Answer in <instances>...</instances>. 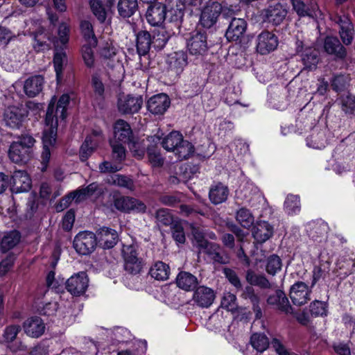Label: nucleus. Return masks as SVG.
<instances>
[{"label": "nucleus", "instance_id": "nucleus-1", "mask_svg": "<svg viewBox=\"0 0 355 355\" xmlns=\"http://www.w3.org/2000/svg\"><path fill=\"white\" fill-rule=\"evenodd\" d=\"M35 107L39 109V105L33 102L28 103L26 107L9 106L4 110L3 123L11 129H19L28 116V110Z\"/></svg>", "mask_w": 355, "mask_h": 355}, {"label": "nucleus", "instance_id": "nucleus-2", "mask_svg": "<svg viewBox=\"0 0 355 355\" xmlns=\"http://www.w3.org/2000/svg\"><path fill=\"white\" fill-rule=\"evenodd\" d=\"M113 205L118 211L123 213L144 214L146 211V205L139 199L133 197L114 195Z\"/></svg>", "mask_w": 355, "mask_h": 355}, {"label": "nucleus", "instance_id": "nucleus-3", "mask_svg": "<svg viewBox=\"0 0 355 355\" xmlns=\"http://www.w3.org/2000/svg\"><path fill=\"white\" fill-rule=\"evenodd\" d=\"M73 244L78 254L88 255L95 250L97 238L96 234L92 232H80L74 237Z\"/></svg>", "mask_w": 355, "mask_h": 355}, {"label": "nucleus", "instance_id": "nucleus-4", "mask_svg": "<svg viewBox=\"0 0 355 355\" xmlns=\"http://www.w3.org/2000/svg\"><path fill=\"white\" fill-rule=\"evenodd\" d=\"M122 252L125 271L131 275L139 274L143 268V262L138 257L137 247L134 245H123Z\"/></svg>", "mask_w": 355, "mask_h": 355}, {"label": "nucleus", "instance_id": "nucleus-5", "mask_svg": "<svg viewBox=\"0 0 355 355\" xmlns=\"http://www.w3.org/2000/svg\"><path fill=\"white\" fill-rule=\"evenodd\" d=\"M287 13V10L284 6L277 3L262 10L260 16L263 22L277 26L284 21Z\"/></svg>", "mask_w": 355, "mask_h": 355}, {"label": "nucleus", "instance_id": "nucleus-6", "mask_svg": "<svg viewBox=\"0 0 355 355\" xmlns=\"http://www.w3.org/2000/svg\"><path fill=\"white\" fill-rule=\"evenodd\" d=\"M222 11L223 6L220 3L211 0L208 1L201 12L202 25L207 28L214 26Z\"/></svg>", "mask_w": 355, "mask_h": 355}, {"label": "nucleus", "instance_id": "nucleus-7", "mask_svg": "<svg viewBox=\"0 0 355 355\" xmlns=\"http://www.w3.org/2000/svg\"><path fill=\"white\" fill-rule=\"evenodd\" d=\"M278 44V37L274 33L263 31L257 36L256 49L260 54L266 55L275 51Z\"/></svg>", "mask_w": 355, "mask_h": 355}, {"label": "nucleus", "instance_id": "nucleus-8", "mask_svg": "<svg viewBox=\"0 0 355 355\" xmlns=\"http://www.w3.org/2000/svg\"><path fill=\"white\" fill-rule=\"evenodd\" d=\"M88 284L89 279L85 272L72 275L65 283L67 291L75 296L83 295L86 291Z\"/></svg>", "mask_w": 355, "mask_h": 355}, {"label": "nucleus", "instance_id": "nucleus-9", "mask_svg": "<svg viewBox=\"0 0 355 355\" xmlns=\"http://www.w3.org/2000/svg\"><path fill=\"white\" fill-rule=\"evenodd\" d=\"M142 96L127 95L118 101V109L124 114H132L138 112L143 105Z\"/></svg>", "mask_w": 355, "mask_h": 355}, {"label": "nucleus", "instance_id": "nucleus-10", "mask_svg": "<svg viewBox=\"0 0 355 355\" xmlns=\"http://www.w3.org/2000/svg\"><path fill=\"white\" fill-rule=\"evenodd\" d=\"M187 47L193 55H202L208 49L207 37L205 32L194 31L187 41Z\"/></svg>", "mask_w": 355, "mask_h": 355}, {"label": "nucleus", "instance_id": "nucleus-11", "mask_svg": "<svg viewBox=\"0 0 355 355\" xmlns=\"http://www.w3.org/2000/svg\"><path fill=\"white\" fill-rule=\"evenodd\" d=\"M311 289L302 282H297L291 288L290 297L296 306H302L311 300Z\"/></svg>", "mask_w": 355, "mask_h": 355}, {"label": "nucleus", "instance_id": "nucleus-12", "mask_svg": "<svg viewBox=\"0 0 355 355\" xmlns=\"http://www.w3.org/2000/svg\"><path fill=\"white\" fill-rule=\"evenodd\" d=\"M166 6L164 3L150 4L146 13V20L153 26H159L166 19Z\"/></svg>", "mask_w": 355, "mask_h": 355}, {"label": "nucleus", "instance_id": "nucleus-13", "mask_svg": "<svg viewBox=\"0 0 355 355\" xmlns=\"http://www.w3.org/2000/svg\"><path fill=\"white\" fill-rule=\"evenodd\" d=\"M323 49L328 55L338 60H343L347 55V51L338 37L327 36L323 42Z\"/></svg>", "mask_w": 355, "mask_h": 355}, {"label": "nucleus", "instance_id": "nucleus-14", "mask_svg": "<svg viewBox=\"0 0 355 355\" xmlns=\"http://www.w3.org/2000/svg\"><path fill=\"white\" fill-rule=\"evenodd\" d=\"M12 180L10 190L12 193L28 192L31 188V180L26 171H15Z\"/></svg>", "mask_w": 355, "mask_h": 355}, {"label": "nucleus", "instance_id": "nucleus-15", "mask_svg": "<svg viewBox=\"0 0 355 355\" xmlns=\"http://www.w3.org/2000/svg\"><path fill=\"white\" fill-rule=\"evenodd\" d=\"M293 9L300 17H317L320 15V10L315 1H310L305 3L302 0H291Z\"/></svg>", "mask_w": 355, "mask_h": 355}, {"label": "nucleus", "instance_id": "nucleus-16", "mask_svg": "<svg viewBox=\"0 0 355 355\" xmlns=\"http://www.w3.org/2000/svg\"><path fill=\"white\" fill-rule=\"evenodd\" d=\"M214 299V291L205 286L197 287L193 292L192 297L194 303L202 308L209 307L213 304Z\"/></svg>", "mask_w": 355, "mask_h": 355}, {"label": "nucleus", "instance_id": "nucleus-17", "mask_svg": "<svg viewBox=\"0 0 355 355\" xmlns=\"http://www.w3.org/2000/svg\"><path fill=\"white\" fill-rule=\"evenodd\" d=\"M336 23L339 25V35L345 45H350L354 40V25L347 15L338 16Z\"/></svg>", "mask_w": 355, "mask_h": 355}, {"label": "nucleus", "instance_id": "nucleus-18", "mask_svg": "<svg viewBox=\"0 0 355 355\" xmlns=\"http://www.w3.org/2000/svg\"><path fill=\"white\" fill-rule=\"evenodd\" d=\"M267 303L275 309H277L286 314L293 311L288 299L286 294L281 290H277L273 294L268 296Z\"/></svg>", "mask_w": 355, "mask_h": 355}, {"label": "nucleus", "instance_id": "nucleus-19", "mask_svg": "<svg viewBox=\"0 0 355 355\" xmlns=\"http://www.w3.org/2000/svg\"><path fill=\"white\" fill-rule=\"evenodd\" d=\"M170 105V100L165 94H159L150 98L147 102L148 110L153 114H163Z\"/></svg>", "mask_w": 355, "mask_h": 355}, {"label": "nucleus", "instance_id": "nucleus-20", "mask_svg": "<svg viewBox=\"0 0 355 355\" xmlns=\"http://www.w3.org/2000/svg\"><path fill=\"white\" fill-rule=\"evenodd\" d=\"M96 238L99 245L104 249L113 248L119 239L116 231L106 227L99 229Z\"/></svg>", "mask_w": 355, "mask_h": 355}, {"label": "nucleus", "instance_id": "nucleus-21", "mask_svg": "<svg viewBox=\"0 0 355 355\" xmlns=\"http://www.w3.org/2000/svg\"><path fill=\"white\" fill-rule=\"evenodd\" d=\"M166 64L169 70L180 74L187 64V55L184 51L173 52L168 55Z\"/></svg>", "mask_w": 355, "mask_h": 355}, {"label": "nucleus", "instance_id": "nucleus-22", "mask_svg": "<svg viewBox=\"0 0 355 355\" xmlns=\"http://www.w3.org/2000/svg\"><path fill=\"white\" fill-rule=\"evenodd\" d=\"M247 28V23L243 19L233 18L225 33L229 41H237L244 35Z\"/></svg>", "mask_w": 355, "mask_h": 355}, {"label": "nucleus", "instance_id": "nucleus-23", "mask_svg": "<svg viewBox=\"0 0 355 355\" xmlns=\"http://www.w3.org/2000/svg\"><path fill=\"white\" fill-rule=\"evenodd\" d=\"M132 135L130 125L123 119L117 120L114 125V139L111 141L128 143Z\"/></svg>", "mask_w": 355, "mask_h": 355}, {"label": "nucleus", "instance_id": "nucleus-24", "mask_svg": "<svg viewBox=\"0 0 355 355\" xmlns=\"http://www.w3.org/2000/svg\"><path fill=\"white\" fill-rule=\"evenodd\" d=\"M24 332L30 337L39 338L45 329L42 320L39 317H33L26 320L23 324Z\"/></svg>", "mask_w": 355, "mask_h": 355}, {"label": "nucleus", "instance_id": "nucleus-25", "mask_svg": "<svg viewBox=\"0 0 355 355\" xmlns=\"http://www.w3.org/2000/svg\"><path fill=\"white\" fill-rule=\"evenodd\" d=\"M229 189L221 182H216L212 184L209 191V198L214 205H219L227 199Z\"/></svg>", "mask_w": 355, "mask_h": 355}, {"label": "nucleus", "instance_id": "nucleus-26", "mask_svg": "<svg viewBox=\"0 0 355 355\" xmlns=\"http://www.w3.org/2000/svg\"><path fill=\"white\" fill-rule=\"evenodd\" d=\"M8 156L12 162L22 164L28 162L31 157V153L20 144L14 141L10 146Z\"/></svg>", "mask_w": 355, "mask_h": 355}, {"label": "nucleus", "instance_id": "nucleus-27", "mask_svg": "<svg viewBox=\"0 0 355 355\" xmlns=\"http://www.w3.org/2000/svg\"><path fill=\"white\" fill-rule=\"evenodd\" d=\"M198 253L207 254L214 262L219 263L227 262V258L222 254L220 246L215 243L207 241L198 249Z\"/></svg>", "mask_w": 355, "mask_h": 355}, {"label": "nucleus", "instance_id": "nucleus-28", "mask_svg": "<svg viewBox=\"0 0 355 355\" xmlns=\"http://www.w3.org/2000/svg\"><path fill=\"white\" fill-rule=\"evenodd\" d=\"M273 234V227L266 221L258 222L253 227L252 235L257 242L262 243Z\"/></svg>", "mask_w": 355, "mask_h": 355}, {"label": "nucleus", "instance_id": "nucleus-29", "mask_svg": "<svg viewBox=\"0 0 355 355\" xmlns=\"http://www.w3.org/2000/svg\"><path fill=\"white\" fill-rule=\"evenodd\" d=\"M176 284L181 289L190 291L196 288L198 281L197 277L191 273L182 271L176 277Z\"/></svg>", "mask_w": 355, "mask_h": 355}, {"label": "nucleus", "instance_id": "nucleus-30", "mask_svg": "<svg viewBox=\"0 0 355 355\" xmlns=\"http://www.w3.org/2000/svg\"><path fill=\"white\" fill-rule=\"evenodd\" d=\"M44 78L42 76H32L25 81L24 92L28 97H35L42 90Z\"/></svg>", "mask_w": 355, "mask_h": 355}, {"label": "nucleus", "instance_id": "nucleus-31", "mask_svg": "<svg viewBox=\"0 0 355 355\" xmlns=\"http://www.w3.org/2000/svg\"><path fill=\"white\" fill-rule=\"evenodd\" d=\"M43 150L42 153V163L46 165L51 157L50 147L53 146L56 141L55 130L52 128L50 132L43 134Z\"/></svg>", "mask_w": 355, "mask_h": 355}, {"label": "nucleus", "instance_id": "nucleus-32", "mask_svg": "<svg viewBox=\"0 0 355 355\" xmlns=\"http://www.w3.org/2000/svg\"><path fill=\"white\" fill-rule=\"evenodd\" d=\"M136 40L137 53L139 55H146L153 43L150 34L147 31H140L137 34Z\"/></svg>", "mask_w": 355, "mask_h": 355}, {"label": "nucleus", "instance_id": "nucleus-33", "mask_svg": "<svg viewBox=\"0 0 355 355\" xmlns=\"http://www.w3.org/2000/svg\"><path fill=\"white\" fill-rule=\"evenodd\" d=\"M47 40L53 44L55 47L58 46V40L55 37H47L43 31L40 30L34 34L33 48L36 51H43L50 48V44Z\"/></svg>", "mask_w": 355, "mask_h": 355}, {"label": "nucleus", "instance_id": "nucleus-34", "mask_svg": "<svg viewBox=\"0 0 355 355\" xmlns=\"http://www.w3.org/2000/svg\"><path fill=\"white\" fill-rule=\"evenodd\" d=\"M170 267L162 261L155 262L149 270V275L157 281H166L170 275Z\"/></svg>", "mask_w": 355, "mask_h": 355}, {"label": "nucleus", "instance_id": "nucleus-35", "mask_svg": "<svg viewBox=\"0 0 355 355\" xmlns=\"http://www.w3.org/2000/svg\"><path fill=\"white\" fill-rule=\"evenodd\" d=\"M107 183L125 188L129 191H134L135 189L134 181L130 177L121 174H114L107 179Z\"/></svg>", "mask_w": 355, "mask_h": 355}, {"label": "nucleus", "instance_id": "nucleus-36", "mask_svg": "<svg viewBox=\"0 0 355 355\" xmlns=\"http://www.w3.org/2000/svg\"><path fill=\"white\" fill-rule=\"evenodd\" d=\"M302 61L304 64V69L309 71L316 69L319 62L318 52L312 48H307L302 52Z\"/></svg>", "mask_w": 355, "mask_h": 355}, {"label": "nucleus", "instance_id": "nucleus-37", "mask_svg": "<svg viewBox=\"0 0 355 355\" xmlns=\"http://www.w3.org/2000/svg\"><path fill=\"white\" fill-rule=\"evenodd\" d=\"M137 8V0H119L117 4L119 15L123 18L133 15Z\"/></svg>", "mask_w": 355, "mask_h": 355}, {"label": "nucleus", "instance_id": "nucleus-38", "mask_svg": "<svg viewBox=\"0 0 355 355\" xmlns=\"http://www.w3.org/2000/svg\"><path fill=\"white\" fill-rule=\"evenodd\" d=\"M21 235L19 232L14 230L8 232L1 241L0 250L3 252L11 250L19 243Z\"/></svg>", "mask_w": 355, "mask_h": 355}, {"label": "nucleus", "instance_id": "nucleus-39", "mask_svg": "<svg viewBox=\"0 0 355 355\" xmlns=\"http://www.w3.org/2000/svg\"><path fill=\"white\" fill-rule=\"evenodd\" d=\"M182 139V134L178 131H173L162 139L161 144L166 150L173 152Z\"/></svg>", "mask_w": 355, "mask_h": 355}, {"label": "nucleus", "instance_id": "nucleus-40", "mask_svg": "<svg viewBox=\"0 0 355 355\" xmlns=\"http://www.w3.org/2000/svg\"><path fill=\"white\" fill-rule=\"evenodd\" d=\"M241 296L244 299H248L253 305V310L256 313L257 318L261 316V309L259 306V297L254 293V288L250 286H246L243 290Z\"/></svg>", "mask_w": 355, "mask_h": 355}, {"label": "nucleus", "instance_id": "nucleus-41", "mask_svg": "<svg viewBox=\"0 0 355 355\" xmlns=\"http://www.w3.org/2000/svg\"><path fill=\"white\" fill-rule=\"evenodd\" d=\"M252 347L259 352H264L269 346V340L263 334L255 333L250 337Z\"/></svg>", "mask_w": 355, "mask_h": 355}, {"label": "nucleus", "instance_id": "nucleus-42", "mask_svg": "<svg viewBox=\"0 0 355 355\" xmlns=\"http://www.w3.org/2000/svg\"><path fill=\"white\" fill-rule=\"evenodd\" d=\"M236 219L238 223L245 228L250 227L254 221V216L250 211L243 207L237 211Z\"/></svg>", "mask_w": 355, "mask_h": 355}, {"label": "nucleus", "instance_id": "nucleus-43", "mask_svg": "<svg viewBox=\"0 0 355 355\" xmlns=\"http://www.w3.org/2000/svg\"><path fill=\"white\" fill-rule=\"evenodd\" d=\"M94 141L92 137H87L80 150V159L82 162L86 161L98 146L97 141Z\"/></svg>", "mask_w": 355, "mask_h": 355}, {"label": "nucleus", "instance_id": "nucleus-44", "mask_svg": "<svg viewBox=\"0 0 355 355\" xmlns=\"http://www.w3.org/2000/svg\"><path fill=\"white\" fill-rule=\"evenodd\" d=\"M284 209L288 214H296L300 211V201L298 196L288 195L284 202Z\"/></svg>", "mask_w": 355, "mask_h": 355}, {"label": "nucleus", "instance_id": "nucleus-45", "mask_svg": "<svg viewBox=\"0 0 355 355\" xmlns=\"http://www.w3.org/2000/svg\"><path fill=\"white\" fill-rule=\"evenodd\" d=\"M173 152L180 160L186 159L193 153V146L190 142L182 139Z\"/></svg>", "mask_w": 355, "mask_h": 355}, {"label": "nucleus", "instance_id": "nucleus-46", "mask_svg": "<svg viewBox=\"0 0 355 355\" xmlns=\"http://www.w3.org/2000/svg\"><path fill=\"white\" fill-rule=\"evenodd\" d=\"M112 147V156L114 162L121 164L125 159V149L123 144L125 143L116 142V141H110Z\"/></svg>", "mask_w": 355, "mask_h": 355}, {"label": "nucleus", "instance_id": "nucleus-47", "mask_svg": "<svg viewBox=\"0 0 355 355\" xmlns=\"http://www.w3.org/2000/svg\"><path fill=\"white\" fill-rule=\"evenodd\" d=\"M55 101V98H53L48 106L46 114V118H45V123L48 128L44 129L43 134L46 133V132H50V130L52 128H55V137H56L57 136V120L54 123L55 115L53 114Z\"/></svg>", "mask_w": 355, "mask_h": 355}, {"label": "nucleus", "instance_id": "nucleus-48", "mask_svg": "<svg viewBox=\"0 0 355 355\" xmlns=\"http://www.w3.org/2000/svg\"><path fill=\"white\" fill-rule=\"evenodd\" d=\"M282 262L279 256L276 254L270 255L266 261V270L271 275H275L281 270Z\"/></svg>", "mask_w": 355, "mask_h": 355}, {"label": "nucleus", "instance_id": "nucleus-49", "mask_svg": "<svg viewBox=\"0 0 355 355\" xmlns=\"http://www.w3.org/2000/svg\"><path fill=\"white\" fill-rule=\"evenodd\" d=\"M91 10L101 23H103L107 17V12L100 0H90Z\"/></svg>", "mask_w": 355, "mask_h": 355}, {"label": "nucleus", "instance_id": "nucleus-50", "mask_svg": "<svg viewBox=\"0 0 355 355\" xmlns=\"http://www.w3.org/2000/svg\"><path fill=\"white\" fill-rule=\"evenodd\" d=\"M81 32L90 45L95 46L97 43L96 37L94 35L93 26L88 21H83L80 24Z\"/></svg>", "mask_w": 355, "mask_h": 355}, {"label": "nucleus", "instance_id": "nucleus-51", "mask_svg": "<svg viewBox=\"0 0 355 355\" xmlns=\"http://www.w3.org/2000/svg\"><path fill=\"white\" fill-rule=\"evenodd\" d=\"M92 84L94 92L95 100L98 103H101L104 99V85L97 75L92 76Z\"/></svg>", "mask_w": 355, "mask_h": 355}, {"label": "nucleus", "instance_id": "nucleus-52", "mask_svg": "<svg viewBox=\"0 0 355 355\" xmlns=\"http://www.w3.org/2000/svg\"><path fill=\"white\" fill-rule=\"evenodd\" d=\"M98 185L96 182L89 184L85 188H81L73 191L75 196H77V200L80 202L86 198L92 196L98 189Z\"/></svg>", "mask_w": 355, "mask_h": 355}, {"label": "nucleus", "instance_id": "nucleus-53", "mask_svg": "<svg viewBox=\"0 0 355 355\" xmlns=\"http://www.w3.org/2000/svg\"><path fill=\"white\" fill-rule=\"evenodd\" d=\"M191 233L193 236V244L198 249H199L202 245L206 243L207 241L205 239V232L202 229L199 227H196L194 225L191 226Z\"/></svg>", "mask_w": 355, "mask_h": 355}, {"label": "nucleus", "instance_id": "nucleus-54", "mask_svg": "<svg viewBox=\"0 0 355 355\" xmlns=\"http://www.w3.org/2000/svg\"><path fill=\"white\" fill-rule=\"evenodd\" d=\"M349 82L347 76L339 74L334 76L331 80V87L336 92L342 91L346 88Z\"/></svg>", "mask_w": 355, "mask_h": 355}, {"label": "nucleus", "instance_id": "nucleus-55", "mask_svg": "<svg viewBox=\"0 0 355 355\" xmlns=\"http://www.w3.org/2000/svg\"><path fill=\"white\" fill-rule=\"evenodd\" d=\"M341 109L346 114H353L355 110V96L347 95L340 98Z\"/></svg>", "mask_w": 355, "mask_h": 355}, {"label": "nucleus", "instance_id": "nucleus-56", "mask_svg": "<svg viewBox=\"0 0 355 355\" xmlns=\"http://www.w3.org/2000/svg\"><path fill=\"white\" fill-rule=\"evenodd\" d=\"M221 306L229 311H234L237 309L236 297L230 293L224 295L221 300Z\"/></svg>", "mask_w": 355, "mask_h": 355}, {"label": "nucleus", "instance_id": "nucleus-57", "mask_svg": "<svg viewBox=\"0 0 355 355\" xmlns=\"http://www.w3.org/2000/svg\"><path fill=\"white\" fill-rule=\"evenodd\" d=\"M147 153L149 162L153 166H160L164 163V159L160 153L155 147H148Z\"/></svg>", "mask_w": 355, "mask_h": 355}, {"label": "nucleus", "instance_id": "nucleus-58", "mask_svg": "<svg viewBox=\"0 0 355 355\" xmlns=\"http://www.w3.org/2000/svg\"><path fill=\"white\" fill-rule=\"evenodd\" d=\"M0 63L3 68L6 71H11L15 69L18 65L16 60L12 59V55L10 53L8 54L3 53L0 55Z\"/></svg>", "mask_w": 355, "mask_h": 355}, {"label": "nucleus", "instance_id": "nucleus-59", "mask_svg": "<svg viewBox=\"0 0 355 355\" xmlns=\"http://www.w3.org/2000/svg\"><path fill=\"white\" fill-rule=\"evenodd\" d=\"M327 304L324 302L315 300L310 304V312L314 316H322L327 314Z\"/></svg>", "mask_w": 355, "mask_h": 355}, {"label": "nucleus", "instance_id": "nucleus-60", "mask_svg": "<svg viewBox=\"0 0 355 355\" xmlns=\"http://www.w3.org/2000/svg\"><path fill=\"white\" fill-rule=\"evenodd\" d=\"M327 232V225L324 222L314 223L310 230V236L314 239L324 236Z\"/></svg>", "mask_w": 355, "mask_h": 355}, {"label": "nucleus", "instance_id": "nucleus-61", "mask_svg": "<svg viewBox=\"0 0 355 355\" xmlns=\"http://www.w3.org/2000/svg\"><path fill=\"white\" fill-rule=\"evenodd\" d=\"M122 166L119 163L114 162V163L109 161H104L98 166L99 171L101 173H114L121 170Z\"/></svg>", "mask_w": 355, "mask_h": 355}, {"label": "nucleus", "instance_id": "nucleus-62", "mask_svg": "<svg viewBox=\"0 0 355 355\" xmlns=\"http://www.w3.org/2000/svg\"><path fill=\"white\" fill-rule=\"evenodd\" d=\"M15 256L13 253L8 254L5 259L0 262V275H6L13 266Z\"/></svg>", "mask_w": 355, "mask_h": 355}, {"label": "nucleus", "instance_id": "nucleus-63", "mask_svg": "<svg viewBox=\"0 0 355 355\" xmlns=\"http://www.w3.org/2000/svg\"><path fill=\"white\" fill-rule=\"evenodd\" d=\"M82 56L85 64L88 67H92L94 63V52L91 45H84L82 48Z\"/></svg>", "mask_w": 355, "mask_h": 355}, {"label": "nucleus", "instance_id": "nucleus-64", "mask_svg": "<svg viewBox=\"0 0 355 355\" xmlns=\"http://www.w3.org/2000/svg\"><path fill=\"white\" fill-rule=\"evenodd\" d=\"M21 331V327L17 324L8 326L6 328L3 332V338L7 342L13 341L18 333Z\"/></svg>", "mask_w": 355, "mask_h": 355}]
</instances>
